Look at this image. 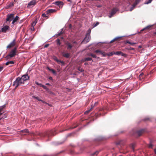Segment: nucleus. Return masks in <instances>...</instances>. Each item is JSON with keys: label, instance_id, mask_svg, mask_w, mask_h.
I'll return each instance as SVG.
<instances>
[{"label": "nucleus", "instance_id": "f257e3e1", "mask_svg": "<svg viewBox=\"0 0 156 156\" xmlns=\"http://www.w3.org/2000/svg\"><path fill=\"white\" fill-rule=\"evenodd\" d=\"M24 83L22 80L21 77H18L13 82V86L15 87V89H16L19 86Z\"/></svg>", "mask_w": 156, "mask_h": 156}, {"label": "nucleus", "instance_id": "a211bd4d", "mask_svg": "<svg viewBox=\"0 0 156 156\" xmlns=\"http://www.w3.org/2000/svg\"><path fill=\"white\" fill-rule=\"evenodd\" d=\"M91 60H92V61L93 62L92 58L90 57L85 58L82 60L83 61V62L90 61Z\"/></svg>", "mask_w": 156, "mask_h": 156}, {"label": "nucleus", "instance_id": "6e6d98bb", "mask_svg": "<svg viewBox=\"0 0 156 156\" xmlns=\"http://www.w3.org/2000/svg\"><path fill=\"white\" fill-rule=\"evenodd\" d=\"M73 44H77V43L76 41H74L73 42Z\"/></svg>", "mask_w": 156, "mask_h": 156}, {"label": "nucleus", "instance_id": "dca6fc26", "mask_svg": "<svg viewBox=\"0 0 156 156\" xmlns=\"http://www.w3.org/2000/svg\"><path fill=\"white\" fill-rule=\"evenodd\" d=\"M47 68L49 70L51 71L55 75H56V72L55 70L52 69H50L49 67L48 66L47 67Z\"/></svg>", "mask_w": 156, "mask_h": 156}, {"label": "nucleus", "instance_id": "bb28decb", "mask_svg": "<svg viewBox=\"0 0 156 156\" xmlns=\"http://www.w3.org/2000/svg\"><path fill=\"white\" fill-rule=\"evenodd\" d=\"M152 0H148L147 2H145L144 4H148L149 3H150L152 2Z\"/></svg>", "mask_w": 156, "mask_h": 156}, {"label": "nucleus", "instance_id": "412c9836", "mask_svg": "<svg viewBox=\"0 0 156 156\" xmlns=\"http://www.w3.org/2000/svg\"><path fill=\"white\" fill-rule=\"evenodd\" d=\"M33 98H34L37 99L38 101H41L43 103H44V101L43 100H42L41 99H40L38 97H37V96H34L33 97Z\"/></svg>", "mask_w": 156, "mask_h": 156}, {"label": "nucleus", "instance_id": "a19ab883", "mask_svg": "<svg viewBox=\"0 0 156 156\" xmlns=\"http://www.w3.org/2000/svg\"><path fill=\"white\" fill-rule=\"evenodd\" d=\"M90 111V109H89L88 110L84 112V114H88L89 112Z\"/></svg>", "mask_w": 156, "mask_h": 156}, {"label": "nucleus", "instance_id": "4468645a", "mask_svg": "<svg viewBox=\"0 0 156 156\" xmlns=\"http://www.w3.org/2000/svg\"><path fill=\"white\" fill-rule=\"evenodd\" d=\"M19 19V17L18 16H16L15 18H14L13 19L12 21V24H14Z\"/></svg>", "mask_w": 156, "mask_h": 156}, {"label": "nucleus", "instance_id": "8fccbe9b", "mask_svg": "<svg viewBox=\"0 0 156 156\" xmlns=\"http://www.w3.org/2000/svg\"><path fill=\"white\" fill-rule=\"evenodd\" d=\"M31 30L32 31H34V27L33 26H31Z\"/></svg>", "mask_w": 156, "mask_h": 156}, {"label": "nucleus", "instance_id": "052dcab7", "mask_svg": "<svg viewBox=\"0 0 156 156\" xmlns=\"http://www.w3.org/2000/svg\"><path fill=\"white\" fill-rule=\"evenodd\" d=\"M5 64L6 65H8L9 64V63L8 62H6V63H5Z\"/></svg>", "mask_w": 156, "mask_h": 156}, {"label": "nucleus", "instance_id": "864d4df0", "mask_svg": "<svg viewBox=\"0 0 156 156\" xmlns=\"http://www.w3.org/2000/svg\"><path fill=\"white\" fill-rule=\"evenodd\" d=\"M99 24V23L97 22L94 25V27H95L97 26Z\"/></svg>", "mask_w": 156, "mask_h": 156}, {"label": "nucleus", "instance_id": "09e8293b", "mask_svg": "<svg viewBox=\"0 0 156 156\" xmlns=\"http://www.w3.org/2000/svg\"><path fill=\"white\" fill-rule=\"evenodd\" d=\"M94 105H91V108L90 109V110H91V109H93V108L94 107Z\"/></svg>", "mask_w": 156, "mask_h": 156}, {"label": "nucleus", "instance_id": "79ce46f5", "mask_svg": "<svg viewBox=\"0 0 156 156\" xmlns=\"http://www.w3.org/2000/svg\"><path fill=\"white\" fill-rule=\"evenodd\" d=\"M88 39V37L87 38V39H85V38H84V39H83V40L82 41V42H85V43H87L88 42L87 41V39Z\"/></svg>", "mask_w": 156, "mask_h": 156}, {"label": "nucleus", "instance_id": "774afa93", "mask_svg": "<svg viewBox=\"0 0 156 156\" xmlns=\"http://www.w3.org/2000/svg\"><path fill=\"white\" fill-rule=\"evenodd\" d=\"M22 22V20H20V23H21V22Z\"/></svg>", "mask_w": 156, "mask_h": 156}, {"label": "nucleus", "instance_id": "0eeeda50", "mask_svg": "<svg viewBox=\"0 0 156 156\" xmlns=\"http://www.w3.org/2000/svg\"><path fill=\"white\" fill-rule=\"evenodd\" d=\"M14 18V14H11L9 15H8L7 16V18L6 19V21H11L13 20Z\"/></svg>", "mask_w": 156, "mask_h": 156}, {"label": "nucleus", "instance_id": "3c124183", "mask_svg": "<svg viewBox=\"0 0 156 156\" xmlns=\"http://www.w3.org/2000/svg\"><path fill=\"white\" fill-rule=\"evenodd\" d=\"M60 62L61 63H62V65L64 64V62L63 61H61L60 60H59V62Z\"/></svg>", "mask_w": 156, "mask_h": 156}, {"label": "nucleus", "instance_id": "cd10ccee", "mask_svg": "<svg viewBox=\"0 0 156 156\" xmlns=\"http://www.w3.org/2000/svg\"><path fill=\"white\" fill-rule=\"evenodd\" d=\"M101 54L102 55L103 57H105L107 55V53L103 51H102Z\"/></svg>", "mask_w": 156, "mask_h": 156}, {"label": "nucleus", "instance_id": "4c0bfd02", "mask_svg": "<svg viewBox=\"0 0 156 156\" xmlns=\"http://www.w3.org/2000/svg\"><path fill=\"white\" fill-rule=\"evenodd\" d=\"M7 117V115L6 114H5L3 116H2V117H0V118H1V119H5Z\"/></svg>", "mask_w": 156, "mask_h": 156}, {"label": "nucleus", "instance_id": "a878e982", "mask_svg": "<svg viewBox=\"0 0 156 156\" xmlns=\"http://www.w3.org/2000/svg\"><path fill=\"white\" fill-rule=\"evenodd\" d=\"M21 132L23 133H28L29 132V131L28 129H23L21 131Z\"/></svg>", "mask_w": 156, "mask_h": 156}, {"label": "nucleus", "instance_id": "6ab92c4d", "mask_svg": "<svg viewBox=\"0 0 156 156\" xmlns=\"http://www.w3.org/2000/svg\"><path fill=\"white\" fill-rule=\"evenodd\" d=\"M62 56L64 57H65V58H68L70 56V54L69 53H68L63 54L62 53Z\"/></svg>", "mask_w": 156, "mask_h": 156}, {"label": "nucleus", "instance_id": "de8ad7c7", "mask_svg": "<svg viewBox=\"0 0 156 156\" xmlns=\"http://www.w3.org/2000/svg\"><path fill=\"white\" fill-rule=\"evenodd\" d=\"M49 45V44H46L44 45V47L45 48H47V47H48V46Z\"/></svg>", "mask_w": 156, "mask_h": 156}, {"label": "nucleus", "instance_id": "6e6552de", "mask_svg": "<svg viewBox=\"0 0 156 156\" xmlns=\"http://www.w3.org/2000/svg\"><path fill=\"white\" fill-rule=\"evenodd\" d=\"M54 4L55 5L58 6L59 7L61 6V7H62L64 4L63 2H62L60 1H56L55 2Z\"/></svg>", "mask_w": 156, "mask_h": 156}, {"label": "nucleus", "instance_id": "c85d7f7f", "mask_svg": "<svg viewBox=\"0 0 156 156\" xmlns=\"http://www.w3.org/2000/svg\"><path fill=\"white\" fill-rule=\"evenodd\" d=\"M152 26V25H149L148 26H147L144 28V29L147 30L149 29Z\"/></svg>", "mask_w": 156, "mask_h": 156}, {"label": "nucleus", "instance_id": "aec40b11", "mask_svg": "<svg viewBox=\"0 0 156 156\" xmlns=\"http://www.w3.org/2000/svg\"><path fill=\"white\" fill-rule=\"evenodd\" d=\"M126 43H128L130 44H131L132 45H133L134 44H137L136 42H130L129 41H126V43H125V44Z\"/></svg>", "mask_w": 156, "mask_h": 156}, {"label": "nucleus", "instance_id": "9d476101", "mask_svg": "<svg viewBox=\"0 0 156 156\" xmlns=\"http://www.w3.org/2000/svg\"><path fill=\"white\" fill-rule=\"evenodd\" d=\"M114 55H121L122 56L126 57V54L123 53L121 51H118L116 52H114Z\"/></svg>", "mask_w": 156, "mask_h": 156}, {"label": "nucleus", "instance_id": "4be33fe9", "mask_svg": "<svg viewBox=\"0 0 156 156\" xmlns=\"http://www.w3.org/2000/svg\"><path fill=\"white\" fill-rule=\"evenodd\" d=\"M135 0V1L134 2L133 5H134L136 6L140 2V0Z\"/></svg>", "mask_w": 156, "mask_h": 156}, {"label": "nucleus", "instance_id": "338daca9", "mask_svg": "<svg viewBox=\"0 0 156 156\" xmlns=\"http://www.w3.org/2000/svg\"><path fill=\"white\" fill-rule=\"evenodd\" d=\"M43 156H48L47 155H44Z\"/></svg>", "mask_w": 156, "mask_h": 156}, {"label": "nucleus", "instance_id": "5701e85b", "mask_svg": "<svg viewBox=\"0 0 156 156\" xmlns=\"http://www.w3.org/2000/svg\"><path fill=\"white\" fill-rule=\"evenodd\" d=\"M88 56H91L92 57H93L94 58H97V57L95 55L93 54L92 53H90V54H88Z\"/></svg>", "mask_w": 156, "mask_h": 156}, {"label": "nucleus", "instance_id": "2eb2a0df", "mask_svg": "<svg viewBox=\"0 0 156 156\" xmlns=\"http://www.w3.org/2000/svg\"><path fill=\"white\" fill-rule=\"evenodd\" d=\"M66 44L67 46V49H71L73 46L70 44L69 43L67 42L66 43Z\"/></svg>", "mask_w": 156, "mask_h": 156}, {"label": "nucleus", "instance_id": "49530a36", "mask_svg": "<svg viewBox=\"0 0 156 156\" xmlns=\"http://www.w3.org/2000/svg\"><path fill=\"white\" fill-rule=\"evenodd\" d=\"M42 16L44 17H47L45 13H43L42 14Z\"/></svg>", "mask_w": 156, "mask_h": 156}, {"label": "nucleus", "instance_id": "473e14b6", "mask_svg": "<svg viewBox=\"0 0 156 156\" xmlns=\"http://www.w3.org/2000/svg\"><path fill=\"white\" fill-rule=\"evenodd\" d=\"M136 6L134 5H133L132 7L130 8L129 9V11H132L135 7Z\"/></svg>", "mask_w": 156, "mask_h": 156}, {"label": "nucleus", "instance_id": "13d9d810", "mask_svg": "<svg viewBox=\"0 0 156 156\" xmlns=\"http://www.w3.org/2000/svg\"><path fill=\"white\" fill-rule=\"evenodd\" d=\"M142 48V46L141 45H139V46H138L139 48Z\"/></svg>", "mask_w": 156, "mask_h": 156}, {"label": "nucleus", "instance_id": "2f4dec72", "mask_svg": "<svg viewBox=\"0 0 156 156\" xmlns=\"http://www.w3.org/2000/svg\"><path fill=\"white\" fill-rule=\"evenodd\" d=\"M102 51H100V50H95V51H94V52L96 53H99L100 54H101V52H102Z\"/></svg>", "mask_w": 156, "mask_h": 156}, {"label": "nucleus", "instance_id": "680f3d73", "mask_svg": "<svg viewBox=\"0 0 156 156\" xmlns=\"http://www.w3.org/2000/svg\"><path fill=\"white\" fill-rule=\"evenodd\" d=\"M68 2H72V1L71 0H67Z\"/></svg>", "mask_w": 156, "mask_h": 156}, {"label": "nucleus", "instance_id": "7ed1b4c3", "mask_svg": "<svg viewBox=\"0 0 156 156\" xmlns=\"http://www.w3.org/2000/svg\"><path fill=\"white\" fill-rule=\"evenodd\" d=\"M37 2L36 0H32L30 1L27 5V7L30 8L31 7H33L36 5Z\"/></svg>", "mask_w": 156, "mask_h": 156}, {"label": "nucleus", "instance_id": "603ef678", "mask_svg": "<svg viewBox=\"0 0 156 156\" xmlns=\"http://www.w3.org/2000/svg\"><path fill=\"white\" fill-rule=\"evenodd\" d=\"M3 69L2 66H0V72H1Z\"/></svg>", "mask_w": 156, "mask_h": 156}, {"label": "nucleus", "instance_id": "f3484780", "mask_svg": "<svg viewBox=\"0 0 156 156\" xmlns=\"http://www.w3.org/2000/svg\"><path fill=\"white\" fill-rule=\"evenodd\" d=\"M144 129H141L139 131H137V133L139 136H140L142 133L144 132Z\"/></svg>", "mask_w": 156, "mask_h": 156}, {"label": "nucleus", "instance_id": "39448f33", "mask_svg": "<svg viewBox=\"0 0 156 156\" xmlns=\"http://www.w3.org/2000/svg\"><path fill=\"white\" fill-rule=\"evenodd\" d=\"M22 79V80L24 82L27 80H28L29 79V76L27 74L24 75L22 76L21 77Z\"/></svg>", "mask_w": 156, "mask_h": 156}, {"label": "nucleus", "instance_id": "b1692460", "mask_svg": "<svg viewBox=\"0 0 156 156\" xmlns=\"http://www.w3.org/2000/svg\"><path fill=\"white\" fill-rule=\"evenodd\" d=\"M115 37V38H114L112 40V41H110V43H111L112 42H113V41H115L116 40L119 38H120L121 37Z\"/></svg>", "mask_w": 156, "mask_h": 156}, {"label": "nucleus", "instance_id": "f704fd0d", "mask_svg": "<svg viewBox=\"0 0 156 156\" xmlns=\"http://www.w3.org/2000/svg\"><path fill=\"white\" fill-rule=\"evenodd\" d=\"M14 5V4L13 2H11L9 5V7H11Z\"/></svg>", "mask_w": 156, "mask_h": 156}, {"label": "nucleus", "instance_id": "58836bf2", "mask_svg": "<svg viewBox=\"0 0 156 156\" xmlns=\"http://www.w3.org/2000/svg\"><path fill=\"white\" fill-rule=\"evenodd\" d=\"M37 23V22L36 21H34L33 23L32 24V26H33L34 27V26L36 25V23Z\"/></svg>", "mask_w": 156, "mask_h": 156}, {"label": "nucleus", "instance_id": "37998d69", "mask_svg": "<svg viewBox=\"0 0 156 156\" xmlns=\"http://www.w3.org/2000/svg\"><path fill=\"white\" fill-rule=\"evenodd\" d=\"M127 49L129 50H134V48H132V47H130L129 48H127Z\"/></svg>", "mask_w": 156, "mask_h": 156}, {"label": "nucleus", "instance_id": "f8f14e48", "mask_svg": "<svg viewBox=\"0 0 156 156\" xmlns=\"http://www.w3.org/2000/svg\"><path fill=\"white\" fill-rule=\"evenodd\" d=\"M56 11V10L55 9H48L46 11V12L47 14H49L50 13H51L54 12H55Z\"/></svg>", "mask_w": 156, "mask_h": 156}, {"label": "nucleus", "instance_id": "c756f323", "mask_svg": "<svg viewBox=\"0 0 156 156\" xmlns=\"http://www.w3.org/2000/svg\"><path fill=\"white\" fill-rule=\"evenodd\" d=\"M114 52H111L108 53H107V55L108 56H111L114 55Z\"/></svg>", "mask_w": 156, "mask_h": 156}, {"label": "nucleus", "instance_id": "1a4fd4ad", "mask_svg": "<svg viewBox=\"0 0 156 156\" xmlns=\"http://www.w3.org/2000/svg\"><path fill=\"white\" fill-rule=\"evenodd\" d=\"M16 39H14L13 40L12 42H11L7 47V48H10L13 46L15 44Z\"/></svg>", "mask_w": 156, "mask_h": 156}, {"label": "nucleus", "instance_id": "e2e57ef3", "mask_svg": "<svg viewBox=\"0 0 156 156\" xmlns=\"http://www.w3.org/2000/svg\"><path fill=\"white\" fill-rule=\"evenodd\" d=\"M145 30V29H144V28L143 29H142V30H141V31H143V30Z\"/></svg>", "mask_w": 156, "mask_h": 156}, {"label": "nucleus", "instance_id": "69168bd1", "mask_svg": "<svg viewBox=\"0 0 156 156\" xmlns=\"http://www.w3.org/2000/svg\"><path fill=\"white\" fill-rule=\"evenodd\" d=\"M132 148L133 149V150H134V147H133V146H132Z\"/></svg>", "mask_w": 156, "mask_h": 156}, {"label": "nucleus", "instance_id": "9b49d317", "mask_svg": "<svg viewBox=\"0 0 156 156\" xmlns=\"http://www.w3.org/2000/svg\"><path fill=\"white\" fill-rule=\"evenodd\" d=\"M9 26L6 25L2 28V32L5 33L7 30H9Z\"/></svg>", "mask_w": 156, "mask_h": 156}, {"label": "nucleus", "instance_id": "bf43d9fd", "mask_svg": "<svg viewBox=\"0 0 156 156\" xmlns=\"http://www.w3.org/2000/svg\"><path fill=\"white\" fill-rule=\"evenodd\" d=\"M98 104V103L97 102H95V103L94 104V105H97Z\"/></svg>", "mask_w": 156, "mask_h": 156}, {"label": "nucleus", "instance_id": "e433bc0d", "mask_svg": "<svg viewBox=\"0 0 156 156\" xmlns=\"http://www.w3.org/2000/svg\"><path fill=\"white\" fill-rule=\"evenodd\" d=\"M78 69L81 72H82L84 71L83 69L82 68H81L80 67H79L78 68Z\"/></svg>", "mask_w": 156, "mask_h": 156}, {"label": "nucleus", "instance_id": "4d7b16f0", "mask_svg": "<svg viewBox=\"0 0 156 156\" xmlns=\"http://www.w3.org/2000/svg\"><path fill=\"white\" fill-rule=\"evenodd\" d=\"M46 85H51V84L49 83H46Z\"/></svg>", "mask_w": 156, "mask_h": 156}, {"label": "nucleus", "instance_id": "0e129e2a", "mask_svg": "<svg viewBox=\"0 0 156 156\" xmlns=\"http://www.w3.org/2000/svg\"><path fill=\"white\" fill-rule=\"evenodd\" d=\"M87 64H87V63H86V62H85V63H84V65H87Z\"/></svg>", "mask_w": 156, "mask_h": 156}, {"label": "nucleus", "instance_id": "72a5a7b5", "mask_svg": "<svg viewBox=\"0 0 156 156\" xmlns=\"http://www.w3.org/2000/svg\"><path fill=\"white\" fill-rule=\"evenodd\" d=\"M53 58H54V60H55L57 62H59V60H58L57 59V58L55 56H54Z\"/></svg>", "mask_w": 156, "mask_h": 156}, {"label": "nucleus", "instance_id": "7c9ffc66", "mask_svg": "<svg viewBox=\"0 0 156 156\" xmlns=\"http://www.w3.org/2000/svg\"><path fill=\"white\" fill-rule=\"evenodd\" d=\"M42 87L43 88H44V89H45L47 91H48L49 90L48 88L46 86L44 85H42Z\"/></svg>", "mask_w": 156, "mask_h": 156}, {"label": "nucleus", "instance_id": "f03ea898", "mask_svg": "<svg viewBox=\"0 0 156 156\" xmlns=\"http://www.w3.org/2000/svg\"><path fill=\"white\" fill-rule=\"evenodd\" d=\"M17 49L16 47H15L11 50L9 54L5 57L7 60L14 57L16 55Z\"/></svg>", "mask_w": 156, "mask_h": 156}, {"label": "nucleus", "instance_id": "c9c22d12", "mask_svg": "<svg viewBox=\"0 0 156 156\" xmlns=\"http://www.w3.org/2000/svg\"><path fill=\"white\" fill-rule=\"evenodd\" d=\"M35 83L37 85H39L41 87H42V85H43L41 83H39L37 82V81L35 82Z\"/></svg>", "mask_w": 156, "mask_h": 156}, {"label": "nucleus", "instance_id": "393cba45", "mask_svg": "<svg viewBox=\"0 0 156 156\" xmlns=\"http://www.w3.org/2000/svg\"><path fill=\"white\" fill-rule=\"evenodd\" d=\"M57 42V44L58 45L60 46L61 44V42H60V40L59 39H57L56 41Z\"/></svg>", "mask_w": 156, "mask_h": 156}, {"label": "nucleus", "instance_id": "c03bdc74", "mask_svg": "<svg viewBox=\"0 0 156 156\" xmlns=\"http://www.w3.org/2000/svg\"><path fill=\"white\" fill-rule=\"evenodd\" d=\"M8 62L9 63V64H13L14 63V62L13 61H9Z\"/></svg>", "mask_w": 156, "mask_h": 156}, {"label": "nucleus", "instance_id": "ddd939ff", "mask_svg": "<svg viewBox=\"0 0 156 156\" xmlns=\"http://www.w3.org/2000/svg\"><path fill=\"white\" fill-rule=\"evenodd\" d=\"M63 29H61L58 32L57 34H55V36L57 37L60 35L61 34H62L63 33Z\"/></svg>", "mask_w": 156, "mask_h": 156}, {"label": "nucleus", "instance_id": "ea45409f", "mask_svg": "<svg viewBox=\"0 0 156 156\" xmlns=\"http://www.w3.org/2000/svg\"><path fill=\"white\" fill-rule=\"evenodd\" d=\"M98 153V151H96L95 152H94L92 154V155H97Z\"/></svg>", "mask_w": 156, "mask_h": 156}, {"label": "nucleus", "instance_id": "20e7f679", "mask_svg": "<svg viewBox=\"0 0 156 156\" xmlns=\"http://www.w3.org/2000/svg\"><path fill=\"white\" fill-rule=\"evenodd\" d=\"M118 9L117 8H113L111 12H110V15L108 16L109 18L112 17L113 15L115 14L117 11Z\"/></svg>", "mask_w": 156, "mask_h": 156}, {"label": "nucleus", "instance_id": "5fc2aeb1", "mask_svg": "<svg viewBox=\"0 0 156 156\" xmlns=\"http://www.w3.org/2000/svg\"><path fill=\"white\" fill-rule=\"evenodd\" d=\"M48 79L50 80H52V78L51 76H49L48 77Z\"/></svg>", "mask_w": 156, "mask_h": 156}, {"label": "nucleus", "instance_id": "423d86ee", "mask_svg": "<svg viewBox=\"0 0 156 156\" xmlns=\"http://www.w3.org/2000/svg\"><path fill=\"white\" fill-rule=\"evenodd\" d=\"M91 29H89L88 30V33L86 34V36L85 37V39H87V37H88V39H87V41L89 42L90 40V33L91 32Z\"/></svg>", "mask_w": 156, "mask_h": 156}, {"label": "nucleus", "instance_id": "a18cd8bd", "mask_svg": "<svg viewBox=\"0 0 156 156\" xmlns=\"http://www.w3.org/2000/svg\"><path fill=\"white\" fill-rule=\"evenodd\" d=\"M153 145L151 143H150L148 146L149 148H152V147Z\"/></svg>", "mask_w": 156, "mask_h": 156}]
</instances>
